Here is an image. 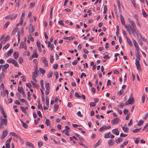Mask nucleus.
Listing matches in <instances>:
<instances>
[{
    "instance_id": "nucleus-1",
    "label": "nucleus",
    "mask_w": 148,
    "mask_h": 148,
    "mask_svg": "<svg viewBox=\"0 0 148 148\" xmlns=\"http://www.w3.org/2000/svg\"><path fill=\"white\" fill-rule=\"evenodd\" d=\"M130 23L132 25H130V28L131 29L133 35L135 36V34H136L137 36L139 37V32L138 30H136V26L134 21L131 20L130 21Z\"/></svg>"
},
{
    "instance_id": "nucleus-2",
    "label": "nucleus",
    "mask_w": 148,
    "mask_h": 148,
    "mask_svg": "<svg viewBox=\"0 0 148 148\" xmlns=\"http://www.w3.org/2000/svg\"><path fill=\"white\" fill-rule=\"evenodd\" d=\"M17 14H12L10 15H8L5 17V18L6 19H10L13 20L16 18L17 16Z\"/></svg>"
},
{
    "instance_id": "nucleus-3",
    "label": "nucleus",
    "mask_w": 148,
    "mask_h": 148,
    "mask_svg": "<svg viewBox=\"0 0 148 148\" xmlns=\"http://www.w3.org/2000/svg\"><path fill=\"white\" fill-rule=\"evenodd\" d=\"M0 129L2 128V126L4 125H7V119H3L1 116L0 117Z\"/></svg>"
},
{
    "instance_id": "nucleus-4",
    "label": "nucleus",
    "mask_w": 148,
    "mask_h": 148,
    "mask_svg": "<svg viewBox=\"0 0 148 148\" xmlns=\"http://www.w3.org/2000/svg\"><path fill=\"white\" fill-rule=\"evenodd\" d=\"M2 71L3 72L6 73L7 68L9 67V65L8 64H6L5 65H2Z\"/></svg>"
},
{
    "instance_id": "nucleus-5",
    "label": "nucleus",
    "mask_w": 148,
    "mask_h": 148,
    "mask_svg": "<svg viewBox=\"0 0 148 148\" xmlns=\"http://www.w3.org/2000/svg\"><path fill=\"white\" fill-rule=\"evenodd\" d=\"M120 121V119L118 118H116L111 121V123L113 125H116Z\"/></svg>"
},
{
    "instance_id": "nucleus-6",
    "label": "nucleus",
    "mask_w": 148,
    "mask_h": 148,
    "mask_svg": "<svg viewBox=\"0 0 148 148\" xmlns=\"http://www.w3.org/2000/svg\"><path fill=\"white\" fill-rule=\"evenodd\" d=\"M10 134L11 136H14L17 139H21L19 135L18 134H16L14 132H10Z\"/></svg>"
},
{
    "instance_id": "nucleus-7",
    "label": "nucleus",
    "mask_w": 148,
    "mask_h": 148,
    "mask_svg": "<svg viewBox=\"0 0 148 148\" xmlns=\"http://www.w3.org/2000/svg\"><path fill=\"white\" fill-rule=\"evenodd\" d=\"M8 134V131L6 130H3L2 134L1 136V139H4L7 136Z\"/></svg>"
},
{
    "instance_id": "nucleus-8",
    "label": "nucleus",
    "mask_w": 148,
    "mask_h": 148,
    "mask_svg": "<svg viewBox=\"0 0 148 148\" xmlns=\"http://www.w3.org/2000/svg\"><path fill=\"white\" fill-rule=\"evenodd\" d=\"M120 17L121 23H122V25L124 26L125 27V26L127 25H125L124 19L122 14H121L120 15Z\"/></svg>"
},
{
    "instance_id": "nucleus-9",
    "label": "nucleus",
    "mask_w": 148,
    "mask_h": 148,
    "mask_svg": "<svg viewBox=\"0 0 148 148\" xmlns=\"http://www.w3.org/2000/svg\"><path fill=\"white\" fill-rule=\"evenodd\" d=\"M34 30L33 25L32 24L29 25V31L30 34H32Z\"/></svg>"
},
{
    "instance_id": "nucleus-10",
    "label": "nucleus",
    "mask_w": 148,
    "mask_h": 148,
    "mask_svg": "<svg viewBox=\"0 0 148 148\" xmlns=\"http://www.w3.org/2000/svg\"><path fill=\"white\" fill-rule=\"evenodd\" d=\"M133 42L136 51H139L140 48L134 39H133Z\"/></svg>"
},
{
    "instance_id": "nucleus-11",
    "label": "nucleus",
    "mask_w": 148,
    "mask_h": 148,
    "mask_svg": "<svg viewBox=\"0 0 148 148\" xmlns=\"http://www.w3.org/2000/svg\"><path fill=\"white\" fill-rule=\"evenodd\" d=\"M32 77L34 78H36L38 75V71L35 70L32 73Z\"/></svg>"
},
{
    "instance_id": "nucleus-12",
    "label": "nucleus",
    "mask_w": 148,
    "mask_h": 148,
    "mask_svg": "<svg viewBox=\"0 0 148 148\" xmlns=\"http://www.w3.org/2000/svg\"><path fill=\"white\" fill-rule=\"evenodd\" d=\"M125 38L127 39V42L129 46L131 47H132L133 45L130 38H128L127 36H125Z\"/></svg>"
},
{
    "instance_id": "nucleus-13",
    "label": "nucleus",
    "mask_w": 148,
    "mask_h": 148,
    "mask_svg": "<svg viewBox=\"0 0 148 148\" xmlns=\"http://www.w3.org/2000/svg\"><path fill=\"white\" fill-rule=\"evenodd\" d=\"M130 25H129L127 26H125V28L127 30V31L129 34L131 35L132 34L131 32L132 30H131V29L130 28Z\"/></svg>"
},
{
    "instance_id": "nucleus-14",
    "label": "nucleus",
    "mask_w": 148,
    "mask_h": 148,
    "mask_svg": "<svg viewBox=\"0 0 148 148\" xmlns=\"http://www.w3.org/2000/svg\"><path fill=\"white\" fill-rule=\"evenodd\" d=\"M112 132L114 134H116V135H118L119 134V132L118 130V128L113 130Z\"/></svg>"
},
{
    "instance_id": "nucleus-15",
    "label": "nucleus",
    "mask_w": 148,
    "mask_h": 148,
    "mask_svg": "<svg viewBox=\"0 0 148 148\" xmlns=\"http://www.w3.org/2000/svg\"><path fill=\"white\" fill-rule=\"evenodd\" d=\"M104 137L105 138H114V136L113 134L111 135H107V133H106L104 135Z\"/></svg>"
},
{
    "instance_id": "nucleus-16",
    "label": "nucleus",
    "mask_w": 148,
    "mask_h": 148,
    "mask_svg": "<svg viewBox=\"0 0 148 148\" xmlns=\"http://www.w3.org/2000/svg\"><path fill=\"white\" fill-rule=\"evenodd\" d=\"M26 146L28 147H30L32 148H35L34 145L31 143L27 142L25 143Z\"/></svg>"
},
{
    "instance_id": "nucleus-17",
    "label": "nucleus",
    "mask_w": 148,
    "mask_h": 148,
    "mask_svg": "<svg viewBox=\"0 0 148 148\" xmlns=\"http://www.w3.org/2000/svg\"><path fill=\"white\" fill-rule=\"evenodd\" d=\"M115 143V141L112 139H110L108 141V145L109 146H111L113 145Z\"/></svg>"
},
{
    "instance_id": "nucleus-18",
    "label": "nucleus",
    "mask_w": 148,
    "mask_h": 148,
    "mask_svg": "<svg viewBox=\"0 0 148 148\" xmlns=\"http://www.w3.org/2000/svg\"><path fill=\"white\" fill-rule=\"evenodd\" d=\"M139 51H136V55L135 56L136 58V59H137L138 60H140V55L139 53Z\"/></svg>"
},
{
    "instance_id": "nucleus-19",
    "label": "nucleus",
    "mask_w": 148,
    "mask_h": 148,
    "mask_svg": "<svg viewBox=\"0 0 148 148\" xmlns=\"http://www.w3.org/2000/svg\"><path fill=\"white\" fill-rule=\"evenodd\" d=\"M20 121L21 122L23 127L25 128H28V125L27 124L24 123V122L21 119L20 120Z\"/></svg>"
},
{
    "instance_id": "nucleus-20",
    "label": "nucleus",
    "mask_w": 148,
    "mask_h": 148,
    "mask_svg": "<svg viewBox=\"0 0 148 148\" xmlns=\"http://www.w3.org/2000/svg\"><path fill=\"white\" fill-rule=\"evenodd\" d=\"M128 101H129V103H131L132 104L134 102V98L133 97H130L128 99Z\"/></svg>"
},
{
    "instance_id": "nucleus-21",
    "label": "nucleus",
    "mask_w": 148,
    "mask_h": 148,
    "mask_svg": "<svg viewBox=\"0 0 148 148\" xmlns=\"http://www.w3.org/2000/svg\"><path fill=\"white\" fill-rule=\"evenodd\" d=\"M13 56L15 59H16L19 56L18 53L17 52L15 51L13 54Z\"/></svg>"
},
{
    "instance_id": "nucleus-22",
    "label": "nucleus",
    "mask_w": 148,
    "mask_h": 148,
    "mask_svg": "<svg viewBox=\"0 0 148 148\" xmlns=\"http://www.w3.org/2000/svg\"><path fill=\"white\" fill-rule=\"evenodd\" d=\"M10 23V21H7L6 22V23L4 25L3 27V29H6L8 26L9 25Z\"/></svg>"
},
{
    "instance_id": "nucleus-23",
    "label": "nucleus",
    "mask_w": 148,
    "mask_h": 148,
    "mask_svg": "<svg viewBox=\"0 0 148 148\" xmlns=\"http://www.w3.org/2000/svg\"><path fill=\"white\" fill-rule=\"evenodd\" d=\"M142 12L143 13L142 14L144 17L145 18L147 17L148 16L147 14L144 9L142 10Z\"/></svg>"
},
{
    "instance_id": "nucleus-24",
    "label": "nucleus",
    "mask_w": 148,
    "mask_h": 148,
    "mask_svg": "<svg viewBox=\"0 0 148 148\" xmlns=\"http://www.w3.org/2000/svg\"><path fill=\"white\" fill-rule=\"evenodd\" d=\"M14 65H15L18 68L19 67V66L18 63L15 60H14L13 61L12 63Z\"/></svg>"
},
{
    "instance_id": "nucleus-25",
    "label": "nucleus",
    "mask_w": 148,
    "mask_h": 148,
    "mask_svg": "<svg viewBox=\"0 0 148 148\" xmlns=\"http://www.w3.org/2000/svg\"><path fill=\"white\" fill-rule=\"evenodd\" d=\"M101 140H99L98 142H97L94 145V147L96 148L99 146L100 143H101Z\"/></svg>"
},
{
    "instance_id": "nucleus-26",
    "label": "nucleus",
    "mask_w": 148,
    "mask_h": 148,
    "mask_svg": "<svg viewBox=\"0 0 148 148\" xmlns=\"http://www.w3.org/2000/svg\"><path fill=\"white\" fill-rule=\"evenodd\" d=\"M46 106L47 107H48L49 106V98L46 96Z\"/></svg>"
},
{
    "instance_id": "nucleus-27",
    "label": "nucleus",
    "mask_w": 148,
    "mask_h": 148,
    "mask_svg": "<svg viewBox=\"0 0 148 148\" xmlns=\"http://www.w3.org/2000/svg\"><path fill=\"white\" fill-rule=\"evenodd\" d=\"M45 87L47 90H49L50 88L49 86V83L47 82L45 84Z\"/></svg>"
},
{
    "instance_id": "nucleus-28",
    "label": "nucleus",
    "mask_w": 148,
    "mask_h": 148,
    "mask_svg": "<svg viewBox=\"0 0 148 148\" xmlns=\"http://www.w3.org/2000/svg\"><path fill=\"white\" fill-rule=\"evenodd\" d=\"M122 129L123 131L125 132H128L129 128L128 127H122Z\"/></svg>"
},
{
    "instance_id": "nucleus-29",
    "label": "nucleus",
    "mask_w": 148,
    "mask_h": 148,
    "mask_svg": "<svg viewBox=\"0 0 148 148\" xmlns=\"http://www.w3.org/2000/svg\"><path fill=\"white\" fill-rule=\"evenodd\" d=\"M137 69L140 71H142V68L141 67L140 64H138L136 65Z\"/></svg>"
},
{
    "instance_id": "nucleus-30",
    "label": "nucleus",
    "mask_w": 148,
    "mask_h": 148,
    "mask_svg": "<svg viewBox=\"0 0 148 148\" xmlns=\"http://www.w3.org/2000/svg\"><path fill=\"white\" fill-rule=\"evenodd\" d=\"M39 70L40 73L42 75H44L45 73V70L41 68H39Z\"/></svg>"
},
{
    "instance_id": "nucleus-31",
    "label": "nucleus",
    "mask_w": 148,
    "mask_h": 148,
    "mask_svg": "<svg viewBox=\"0 0 148 148\" xmlns=\"http://www.w3.org/2000/svg\"><path fill=\"white\" fill-rule=\"evenodd\" d=\"M25 45H26L24 42H21L20 44V47L21 49L23 48L24 47V46H25Z\"/></svg>"
},
{
    "instance_id": "nucleus-32",
    "label": "nucleus",
    "mask_w": 148,
    "mask_h": 148,
    "mask_svg": "<svg viewBox=\"0 0 148 148\" xmlns=\"http://www.w3.org/2000/svg\"><path fill=\"white\" fill-rule=\"evenodd\" d=\"M18 28L14 27V28L12 32V35L14 34L16 32H17V30H18Z\"/></svg>"
},
{
    "instance_id": "nucleus-33",
    "label": "nucleus",
    "mask_w": 148,
    "mask_h": 148,
    "mask_svg": "<svg viewBox=\"0 0 148 148\" xmlns=\"http://www.w3.org/2000/svg\"><path fill=\"white\" fill-rule=\"evenodd\" d=\"M59 106L58 104H56L54 105V112H56L59 108Z\"/></svg>"
},
{
    "instance_id": "nucleus-34",
    "label": "nucleus",
    "mask_w": 148,
    "mask_h": 148,
    "mask_svg": "<svg viewBox=\"0 0 148 148\" xmlns=\"http://www.w3.org/2000/svg\"><path fill=\"white\" fill-rule=\"evenodd\" d=\"M105 129H106V126L105 125H103V126L101 127L99 130V131L100 132H101V131H103V130H105Z\"/></svg>"
},
{
    "instance_id": "nucleus-35",
    "label": "nucleus",
    "mask_w": 148,
    "mask_h": 148,
    "mask_svg": "<svg viewBox=\"0 0 148 148\" xmlns=\"http://www.w3.org/2000/svg\"><path fill=\"white\" fill-rule=\"evenodd\" d=\"M142 128H140L136 129L133 130V132L134 133H136L139 132L141 129Z\"/></svg>"
},
{
    "instance_id": "nucleus-36",
    "label": "nucleus",
    "mask_w": 148,
    "mask_h": 148,
    "mask_svg": "<svg viewBox=\"0 0 148 148\" xmlns=\"http://www.w3.org/2000/svg\"><path fill=\"white\" fill-rule=\"evenodd\" d=\"M13 49H11L7 53V54H8V56H10L12 53L13 52Z\"/></svg>"
},
{
    "instance_id": "nucleus-37",
    "label": "nucleus",
    "mask_w": 148,
    "mask_h": 148,
    "mask_svg": "<svg viewBox=\"0 0 148 148\" xmlns=\"http://www.w3.org/2000/svg\"><path fill=\"white\" fill-rule=\"evenodd\" d=\"M14 60V59H13L12 58H10L8 59L7 60V62H8L9 63H12L13 62Z\"/></svg>"
},
{
    "instance_id": "nucleus-38",
    "label": "nucleus",
    "mask_w": 148,
    "mask_h": 148,
    "mask_svg": "<svg viewBox=\"0 0 148 148\" xmlns=\"http://www.w3.org/2000/svg\"><path fill=\"white\" fill-rule=\"evenodd\" d=\"M18 62L21 64H22L23 62V59L22 57H21L19 58Z\"/></svg>"
},
{
    "instance_id": "nucleus-39",
    "label": "nucleus",
    "mask_w": 148,
    "mask_h": 148,
    "mask_svg": "<svg viewBox=\"0 0 148 148\" xmlns=\"http://www.w3.org/2000/svg\"><path fill=\"white\" fill-rule=\"evenodd\" d=\"M53 56L52 55H51L50 56V62L51 63H52L54 60L53 59Z\"/></svg>"
},
{
    "instance_id": "nucleus-40",
    "label": "nucleus",
    "mask_w": 148,
    "mask_h": 148,
    "mask_svg": "<svg viewBox=\"0 0 148 148\" xmlns=\"http://www.w3.org/2000/svg\"><path fill=\"white\" fill-rule=\"evenodd\" d=\"M10 44L9 43H7L3 47V49H4L5 50H6L8 49V48L10 46Z\"/></svg>"
},
{
    "instance_id": "nucleus-41",
    "label": "nucleus",
    "mask_w": 148,
    "mask_h": 148,
    "mask_svg": "<svg viewBox=\"0 0 148 148\" xmlns=\"http://www.w3.org/2000/svg\"><path fill=\"white\" fill-rule=\"evenodd\" d=\"M144 123V121H143L142 120H140L139 121L138 123V125L140 126L142 124H143Z\"/></svg>"
},
{
    "instance_id": "nucleus-42",
    "label": "nucleus",
    "mask_w": 148,
    "mask_h": 148,
    "mask_svg": "<svg viewBox=\"0 0 148 148\" xmlns=\"http://www.w3.org/2000/svg\"><path fill=\"white\" fill-rule=\"evenodd\" d=\"M45 123L47 126H49L50 125V121L48 119H46L45 121Z\"/></svg>"
},
{
    "instance_id": "nucleus-43",
    "label": "nucleus",
    "mask_w": 148,
    "mask_h": 148,
    "mask_svg": "<svg viewBox=\"0 0 148 148\" xmlns=\"http://www.w3.org/2000/svg\"><path fill=\"white\" fill-rule=\"evenodd\" d=\"M34 86H33V88H36L38 89L40 87L39 85L37 83H36L34 84Z\"/></svg>"
},
{
    "instance_id": "nucleus-44",
    "label": "nucleus",
    "mask_w": 148,
    "mask_h": 148,
    "mask_svg": "<svg viewBox=\"0 0 148 148\" xmlns=\"http://www.w3.org/2000/svg\"><path fill=\"white\" fill-rule=\"evenodd\" d=\"M40 120V119L39 118H38L36 120H35L34 121L35 125H37L38 123V121Z\"/></svg>"
},
{
    "instance_id": "nucleus-45",
    "label": "nucleus",
    "mask_w": 148,
    "mask_h": 148,
    "mask_svg": "<svg viewBox=\"0 0 148 148\" xmlns=\"http://www.w3.org/2000/svg\"><path fill=\"white\" fill-rule=\"evenodd\" d=\"M22 88H23L22 87H20L19 86H18V92H19V93H20V94H21L22 92V91L21 89Z\"/></svg>"
},
{
    "instance_id": "nucleus-46",
    "label": "nucleus",
    "mask_w": 148,
    "mask_h": 148,
    "mask_svg": "<svg viewBox=\"0 0 148 148\" xmlns=\"http://www.w3.org/2000/svg\"><path fill=\"white\" fill-rule=\"evenodd\" d=\"M139 35L140 36L141 38L144 42H146L147 41V40L145 38H144L141 34L140 33H139Z\"/></svg>"
},
{
    "instance_id": "nucleus-47",
    "label": "nucleus",
    "mask_w": 148,
    "mask_h": 148,
    "mask_svg": "<svg viewBox=\"0 0 148 148\" xmlns=\"http://www.w3.org/2000/svg\"><path fill=\"white\" fill-rule=\"evenodd\" d=\"M96 104L95 102H91L90 103V106H92V107H95L96 106Z\"/></svg>"
},
{
    "instance_id": "nucleus-48",
    "label": "nucleus",
    "mask_w": 148,
    "mask_h": 148,
    "mask_svg": "<svg viewBox=\"0 0 148 148\" xmlns=\"http://www.w3.org/2000/svg\"><path fill=\"white\" fill-rule=\"evenodd\" d=\"M0 108L1 112V113L2 114L5 113L4 111L3 108V107L2 106H0Z\"/></svg>"
},
{
    "instance_id": "nucleus-49",
    "label": "nucleus",
    "mask_w": 148,
    "mask_h": 148,
    "mask_svg": "<svg viewBox=\"0 0 148 148\" xmlns=\"http://www.w3.org/2000/svg\"><path fill=\"white\" fill-rule=\"evenodd\" d=\"M37 114L39 117H40V118H41L42 117V114L41 113L40 111V110H38L37 111Z\"/></svg>"
},
{
    "instance_id": "nucleus-50",
    "label": "nucleus",
    "mask_w": 148,
    "mask_h": 148,
    "mask_svg": "<svg viewBox=\"0 0 148 148\" xmlns=\"http://www.w3.org/2000/svg\"><path fill=\"white\" fill-rule=\"evenodd\" d=\"M28 38L31 41L33 42L34 41V38L32 37L31 35H29Z\"/></svg>"
},
{
    "instance_id": "nucleus-51",
    "label": "nucleus",
    "mask_w": 148,
    "mask_h": 148,
    "mask_svg": "<svg viewBox=\"0 0 148 148\" xmlns=\"http://www.w3.org/2000/svg\"><path fill=\"white\" fill-rule=\"evenodd\" d=\"M145 96L144 94H143V96L142 97V103H144L145 100Z\"/></svg>"
},
{
    "instance_id": "nucleus-52",
    "label": "nucleus",
    "mask_w": 148,
    "mask_h": 148,
    "mask_svg": "<svg viewBox=\"0 0 148 148\" xmlns=\"http://www.w3.org/2000/svg\"><path fill=\"white\" fill-rule=\"evenodd\" d=\"M20 108L22 110V111L24 112V113H26V109H25V108L23 106H21Z\"/></svg>"
},
{
    "instance_id": "nucleus-53",
    "label": "nucleus",
    "mask_w": 148,
    "mask_h": 148,
    "mask_svg": "<svg viewBox=\"0 0 148 148\" xmlns=\"http://www.w3.org/2000/svg\"><path fill=\"white\" fill-rule=\"evenodd\" d=\"M20 31H18V33H17V36H18V41H20Z\"/></svg>"
},
{
    "instance_id": "nucleus-54",
    "label": "nucleus",
    "mask_w": 148,
    "mask_h": 148,
    "mask_svg": "<svg viewBox=\"0 0 148 148\" xmlns=\"http://www.w3.org/2000/svg\"><path fill=\"white\" fill-rule=\"evenodd\" d=\"M75 96L76 97L78 98H81L82 97L81 96H80L77 92H75Z\"/></svg>"
},
{
    "instance_id": "nucleus-55",
    "label": "nucleus",
    "mask_w": 148,
    "mask_h": 148,
    "mask_svg": "<svg viewBox=\"0 0 148 148\" xmlns=\"http://www.w3.org/2000/svg\"><path fill=\"white\" fill-rule=\"evenodd\" d=\"M53 73L52 72L49 73L47 75V76L48 78L51 77L52 76Z\"/></svg>"
},
{
    "instance_id": "nucleus-56",
    "label": "nucleus",
    "mask_w": 148,
    "mask_h": 148,
    "mask_svg": "<svg viewBox=\"0 0 148 148\" xmlns=\"http://www.w3.org/2000/svg\"><path fill=\"white\" fill-rule=\"evenodd\" d=\"M43 145V143L42 142L39 141L38 143V145L39 147H40Z\"/></svg>"
},
{
    "instance_id": "nucleus-57",
    "label": "nucleus",
    "mask_w": 148,
    "mask_h": 148,
    "mask_svg": "<svg viewBox=\"0 0 148 148\" xmlns=\"http://www.w3.org/2000/svg\"><path fill=\"white\" fill-rule=\"evenodd\" d=\"M58 64L56 63L53 64V67L54 69H56L58 68Z\"/></svg>"
},
{
    "instance_id": "nucleus-58",
    "label": "nucleus",
    "mask_w": 148,
    "mask_h": 148,
    "mask_svg": "<svg viewBox=\"0 0 148 148\" xmlns=\"http://www.w3.org/2000/svg\"><path fill=\"white\" fill-rule=\"evenodd\" d=\"M123 90L122 89L119 92V93H118V94L119 96L121 95L123 93Z\"/></svg>"
},
{
    "instance_id": "nucleus-59",
    "label": "nucleus",
    "mask_w": 148,
    "mask_h": 148,
    "mask_svg": "<svg viewBox=\"0 0 148 148\" xmlns=\"http://www.w3.org/2000/svg\"><path fill=\"white\" fill-rule=\"evenodd\" d=\"M10 36L9 35H7L5 38H4V39L6 41H8L10 39Z\"/></svg>"
},
{
    "instance_id": "nucleus-60",
    "label": "nucleus",
    "mask_w": 148,
    "mask_h": 148,
    "mask_svg": "<svg viewBox=\"0 0 148 148\" xmlns=\"http://www.w3.org/2000/svg\"><path fill=\"white\" fill-rule=\"evenodd\" d=\"M46 62H47L46 58L45 57H43L42 58V62L43 63H45Z\"/></svg>"
},
{
    "instance_id": "nucleus-61",
    "label": "nucleus",
    "mask_w": 148,
    "mask_h": 148,
    "mask_svg": "<svg viewBox=\"0 0 148 148\" xmlns=\"http://www.w3.org/2000/svg\"><path fill=\"white\" fill-rule=\"evenodd\" d=\"M127 135V134H125L123 133H121L120 134V136L122 137H124Z\"/></svg>"
},
{
    "instance_id": "nucleus-62",
    "label": "nucleus",
    "mask_w": 148,
    "mask_h": 148,
    "mask_svg": "<svg viewBox=\"0 0 148 148\" xmlns=\"http://www.w3.org/2000/svg\"><path fill=\"white\" fill-rule=\"evenodd\" d=\"M26 86L27 87H28L29 88H31L32 87V85L30 83H28L26 84Z\"/></svg>"
},
{
    "instance_id": "nucleus-63",
    "label": "nucleus",
    "mask_w": 148,
    "mask_h": 148,
    "mask_svg": "<svg viewBox=\"0 0 148 148\" xmlns=\"http://www.w3.org/2000/svg\"><path fill=\"white\" fill-rule=\"evenodd\" d=\"M124 106V104L123 103H121V104L119 105L118 106L120 108H123V107Z\"/></svg>"
},
{
    "instance_id": "nucleus-64",
    "label": "nucleus",
    "mask_w": 148,
    "mask_h": 148,
    "mask_svg": "<svg viewBox=\"0 0 148 148\" xmlns=\"http://www.w3.org/2000/svg\"><path fill=\"white\" fill-rule=\"evenodd\" d=\"M78 62L77 60H75L73 62H72V64L73 65H75Z\"/></svg>"
}]
</instances>
